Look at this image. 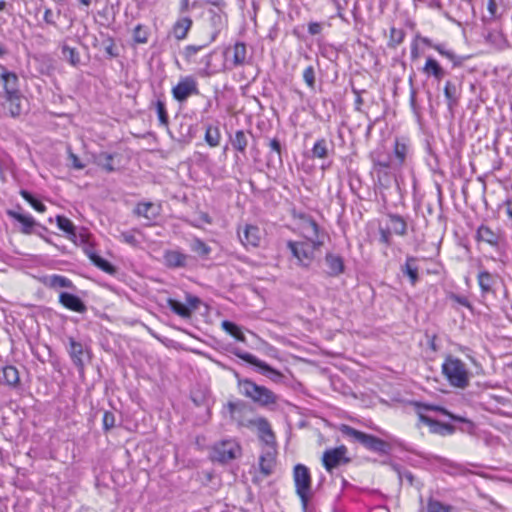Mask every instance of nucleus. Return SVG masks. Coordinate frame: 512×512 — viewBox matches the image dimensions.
I'll list each match as a JSON object with an SVG mask.
<instances>
[{"label":"nucleus","instance_id":"obj_43","mask_svg":"<svg viewBox=\"0 0 512 512\" xmlns=\"http://www.w3.org/2000/svg\"><path fill=\"white\" fill-rule=\"evenodd\" d=\"M62 55L63 58L68 61L72 66H77L80 63V55L79 52L72 47L67 45L62 46Z\"/></svg>","mask_w":512,"mask_h":512},{"label":"nucleus","instance_id":"obj_45","mask_svg":"<svg viewBox=\"0 0 512 512\" xmlns=\"http://www.w3.org/2000/svg\"><path fill=\"white\" fill-rule=\"evenodd\" d=\"M405 38V32L402 29H397L395 27H391L390 29V37H389V46L395 48L400 45Z\"/></svg>","mask_w":512,"mask_h":512},{"label":"nucleus","instance_id":"obj_24","mask_svg":"<svg viewBox=\"0 0 512 512\" xmlns=\"http://www.w3.org/2000/svg\"><path fill=\"white\" fill-rule=\"evenodd\" d=\"M275 456H276V449H272L269 447V450H263L261 456H260V470L261 472L268 476L272 473V470L275 466Z\"/></svg>","mask_w":512,"mask_h":512},{"label":"nucleus","instance_id":"obj_57","mask_svg":"<svg viewBox=\"0 0 512 512\" xmlns=\"http://www.w3.org/2000/svg\"><path fill=\"white\" fill-rule=\"evenodd\" d=\"M43 20L47 25H51L56 27V22L54 20L53 12L50 8H46L43 15Z\"/></svg>","mask_w":512,"mask_h":512},{"label":"nucleus","instance_id":"obj_62","mask_svg":"<svg viewBox=\"0 0 512 512\" xmlns=\"http://www.w3.org/2000/svg\"><path fill=\"white\" fill-rule=\"evenodd\" d=\"M410 53H411V59L412 60H416L420 56V52H419V48H418V44H417L416 38L411 43V52Z\"/></svg>","mask_w":512,"mask_h":512},{"label":"nucleus","instance_id":"obj_64","mask_svg":"<svg viewBox=\"0 0 512 512\" xmlns=\"http://www.w3.org/2000/svg\"><path fill=\"white\" fill-rule=\"evenodd\" d=\"M190 2L189 0H180L179 2V11L181 13H186L190 10Z\"/></svg>","mask_w":512,"mask_h":512},{"label":"nucleus","instance_id":"obj_28","mask_svg":"<svg viewBox=\"0 0 512 512\" xmlns=\"http://www.w3.org/2000/svg\"><path fill=\"white\" fill-rule=\"evenodd\" d=\"M4 98L7 103L9 114L12 117H18L22 113L21 92L5 95Z\"/></svg>","mask_w":512,"mask_h":512},{"label":"nucleus","instance_id":"obj_12","mask_svg":"<svg viewBox=\"0 0 512 512\" xmlns=\"http://www.w3.org/2000/svg\"><path fill=\"white\" fill-rule=\"evenodd\" d=\"M238 236L245 247H258L261 241V232L257 226L245 225L243 231L238 230Z\"/></svg>","mask_w":512,"mask_h":512},{"label":"nucleus","instance_id":"obj_34","mask_svg":"<svg viewBox=\"0 0 512 512\" xmlns=\"http://www.w3.org/2000/svg\"><path fill=\"white\" fill-rule=\"evenodd\" d=\"M416 258L408 256L402 268L403 274L407 275L412 285L418 281V267L415 265Z\"/></svg>","mask_w":512,"mask_h":512},{"label":"nucleus","instance_id":"obj_32","mask_svg":"<svg viewBox=\"0 0 512 512\" xmlns=\"http://www.w3.org/2000/svg\"><path fill=\"white\" fill-rule=\"evenodd\" d=\"M166 265L169 267H184L186 265L187 256L178 251H168L164 255Z\"/></svg>","mask_w":512,"mask_h":512},{"label":"nucleus","instance_id":"obj_25","mask_svg":"<svg viewBox=\"0 0 512 512\" xmlns=\"http://www.w3.org/2000/svg\"><path fill=\"white\" fill-rule=\"evenodd\" d=\"M418 416H419V420L422 423L430 426L431 427V431L434 432V433H441V434H443L444 433L443 431H445L448 434H452L454 432V427L452 425H450V424L441 423V422H439L437 420H434V419H432V418H430V417H428V416H426V415H424L422 413H419Z\"/></svg>","mask_w":512,"mask_h":512},{"label":"nucleus","instance_id":"obj_42","mask_svg":"<svg viewBox=\"0 0 512 512\" xmlns=\"http://www.w3.org/2000/svg\"><path fill=\"white\" fill-rule=\"evenodd\" d=\"M329 144L325 139L317 140L312 147V157L326 158L328 157Z\"/></svg>","mask_w":512,"mask_h":512},{"label":"nucleus","instance_id":"obj_40","mask_svg":"<svg viewBox=\"0 0 512 512\" xmlns=\"http://www.w3.org/2000/svg\"><path fill=\"white\" fill-rule=\"evenodd\" d=\"M418 407H421L425 410H431V411H436V412H439L447 417H449L450 419L454 420V421H457V422H468L467 419L461 417V416H457V415H454L452 414L451 412H449L446 408L444 407H441V406H437V405H429V404H418Z\"/></svg>","mask_w":512,"mask_h":512},{"label":"nucleus","instance_id":"obj_14","mask_svg":"<svg viewBox=\"0 0 512 512\" xmlns=\"http://www.w3.org/2000/svg\"><path fill=\"white\" fill-rule=\"evenodd\" d=\"M256 427L258 437L264 445L263 450H269V447H271L272 449H276L275 436L271 430L269 423L265 419H258L256 421Z\"/></svg>","mask_w":512,"mask_h":512},{"label":"nucleus","instance_id":"obj_1","mask_svg":"<svg viewBox=\"0 0 512 512\" xmlns=\"http://www.w3.org/2000/svg\"><path fill=\"white\" fill-rule=\"evenodd\" d=\"M218 10L209 9L208 10V22L211 28V33L209 39L206 43L201 45H188L183 50V56L186 61L191 62L195 55L203 50L205 47L216 41L219 34L226 28L227 26V15L221 9V6L217 7Z\"/></svg>","mask_w":512,"mask_h":512},{"label":"nucleus","instance_id":"obj_54","mask_svg":"<svg viewBox=\"0 0 512 512\" xmlns=\"http://www.w3.org/2000/svg\"><path fill=\"white\" fill-rule=\"evenodd\" d=\"M391 231L387 228H379V234H380V242L385 244L386 246H389L391 244Z\"/></svg>","mask_w":512,"mask_h":512},{"label":"nucleus","instance_id":"obj_36","mask_svg":"<svg viewBox=\"0 0 512 512\" xmlns=\"http://www.w3.org/2000/svg\"><path fill=\"white\" fill-rule=\"evenodd\" d=\"M221 327L223 328V330L226 333L230 334L231 336H233L238 341H241V342H245L246 341L245 335L241 331L240 327L238 325H236L235 323H233L231 321H228V320H224L221 323Z\"/></svg>","mask_w":512,"mask_h":512},{"label":"nucleus","instance_id":"obj_61","mask_svg":"<svg viewBox=\"0 0 512 512\" xmlns=\"http://www.w3.org/2000/svg\"><path fill=\"white\" fill-rule=\"evenodd\" d=\"M322 31V26L320 23H317V22H313V23H310L309 26H308V32L311 34V35H317V34H320Z\"/></svg>","mask_w":512,"mask_h":512},{"label":"nucleus","instance_id":"obj_53","mask_svg":"<svg viewBox=\"0 0 512 512\" xmlns=\"http://www.w3.org/2000/svg\"><path fill=\"white\" fill-rule=\"evenodd\" d=\"M115 426V416L112 412L106 411L103 415V427L110 430Z\"/></svg>","mask_w":512,"mask_h":512},{"label":"nucleus","instance_id":"obj_15","mask_svg":"<svg viewBox=\"0 0 512 512\" xmlns=\"http://www.w3.org/2000/svg\"><path fill=\"white\" fill-rule=\"evenodd\" d=\"M1 70L0 79L4 89V96L20 92L19 78L16 73L8 71L4 66H1Z\"/></svg>","mask_w":512,"mask_h":512},{"label":"nucleus","instance_id":"obj_5","mask_svg":"<svg viewBox=\"0 0 512 512\" xmlns=\"http://www.w3.org/2000/svg\"><path fill=\"white\" fill-rule=\"evenodd\" d=\"M290 229L299 233L305 240H321L319 227L308 214L293 212L290 218Z\"/></svg>","mask_w":512,"mask_h":512},{"label":"nucleus","instance_id":"obj_7","mask_svg":"<svg viewBox=\"0 0 512 512\" xmlns=\"http://www.w3.org/2000/svg\"><path fill=\"white\" fill-rule=\"evenodd\" d=\"M239 388L242 394L262 406L275 403L276 401V395L272 391L250 380L240 381Z\"/></svg>","mask_w":512,"mask_h":512},{"label":"nucleus","instance_id":"obj_29","mask_svg":"<svg viewBox=\"0 0 512 512\" xmlns=\"http://www.w3.org/2000/svg\"><path fill=\"white\" fill-rule=\"evenodd\" d=\"M86 254L89 257V259L92 261V263L97 266L102 271L108 273V274H114L115 268L114 266L109 263L107 260L100 257L96 252L92 251L91 249L86 250Z\"/></svg>","mask_w":512,"mask_h":512},{"label":"nucleus","instance_id":"obj_21","mask_svg":"<svg viewBox=\"0 0 512 512\" xmlns=\"http://www.w3.org/2000/svg\"><path fill=\"white\" fill-rule=\"evenodd\" d=\"M422 72L428 77L432 76L438 82H440L446 75L445 70L442 68L439 62L432 57H428L426 59L425 65L422 68Z\"/></svg>","mask_w":512,"mask_h":512},{"label":"nucleus","instance_id":"obj_19","mask_svg":"<svg viewBox=\"0 0 512 512\" xmlns=\"http://www.w3.org/2000/svg\"><path fill=\"white\" fill-rule=\"evenodd\" d=\"M69 343V355L72 358L73 363L79 368V370H83L85 357L88 356V353L84 350L83 345L75 341L73 338L69 339Z\"/></svg>","mask_w":512,"mask_h":512},{"label":"nucleus","instance_id":"obj_63","mask_svg":"<svg viewBox=\"0 0 512 512\" xmlns=\"http://www.w3.org/2000/svg\"><path fill=\"white\" fill-rule=\"evenodd\" d=\"M503 205L505 207L506 215L512 220V198H508Z\"/></svg>","mask_w":512,"mask_h":512},{"label":"nucleus","instance_id":"obj_51","mask_svg":"<svg viewBox=\"0 0 512 512\" xmlns=\"http://www.w3.org/2000/svg\"><path fill=\"white\" fill-rule=\"evenodd\" d=\"M394 152L399 160H405L408 156L409 146L404 141L396 140Z\"/></svg>","mask_w":512,"mask_h":512},{"label":"nucleus","instance_id":"obj_31","mask_svg":"<svg viewBox=\"0 0 512 512\" xmlns=\"http://www.w3.org/2000/svg\"><path fill=\"white\" fill-rule=\"evenodd\" d=\"M8 215L22 224V232L25 234H30L36 224L34 218L30 215H24L15 211H8Z\"/></svg>","mask_w":512,"mask_h":512},{"label":"nucleus","instance_id":"obj_30","mask_svg":"<svg viewBox=\"0 0 512 512\" xmlns=\"http://www.w3.org/2000/svg\"><path fill=\"white\" fill-rule=\"evenodd\" d=\"M388 219V228L390 229L391 232L400 236H404L406 234L407 224L403 217L397 214H389Z\"/></svg>","mask_w":512,"mask_h":512},{"label":"nucleus","instance_id":"obj_37","mask_svg":"<svg viewBox=\"0 0 512 512\" xmlns=\"http://www.w3.org/2000/svg\"><path fill=\"white\" fill-rule=\"evenodd\" d=\"M56 223L60 230L68 234L69 239L73 240L76 237L75 226L68 218L58 215Z\"/></svg>","mask_w":512,"mask_h":512},{"label":"nucleus","instance_id":"obj_59","mask_svg":"<svg viewBox=\"0 0 512 512\" xmlns=\"http://www.w3.org/2000/svg\"><path fill=\"white\" fill-rule=\"evenodd\" d=\"M352 92L356 95V99H355V110L357 111H361V106L363 104V99L361 97V93L362 91L356 89V88H352ZM363 92H365V90H363Z\"/></svg>","mask_w":512,"mask_h":512},{"label":"nucleus","instance_id":"obj_3","mask_svg":"<svg viewBox=\"0 0 512 512\" xmlns=\"http://www.w3.org/2000/svg\"><path fill=\"white\" fill-rule=\"evenodd\" d=\"M340 431L344 436L362 444L369 451L379 454H388L391 450V445L388 442L374 435L359 431L349 425H341Z\"/></svg>","mask_w":512,"mask_h":512},{"label":"nucleus","instance_id":"obj_56","mask_svg":"<svg viewBox=\"0 0 512 512\" xmlns=\"http://www.w3.org/2000/svg\"><path fill=\"white\" fill-rule=\"evenodd\" d=\"M186 301H187L186 306L190 308L191 312L193 310L197 309L200 304V299L193 295H187Z\"/></svg>","mask_w":512,"mask_h":512},{"label":"nucleus","instance_id":"obj_33","mask_svg":"<svg viewBox=\"0 0 512 512\" xmlns=\"http://www.w3.org/2000/svg\"><path fill=\"white\" fill-rule=\"evenodd\" d=\"M44 284L50 288H72L73 283L70 279L61 275H51L44 280Z\"/></svg>","mask_w":512,"mask_h":512},{"label":"nucleus","instance_id":"obj_26","mask_svg":"<svg viewBox=\"0 0 512 512\" xmlns=\"http://www.w3.org/2000/svg\"><path fill=\"white\" fill-rule=\"evenodd\" d=\"M325 262L330 276H338L344 271V262L341 256L327 253Z\"/></svg>","mask_w":512,"mask_h":512},{"label":"nucleus","instance_id":"obj_46","mask_svg":"<svg viewBox=\"0 0 512 512\" xmlns=\"http://www.w3.org/2000/svg\"><path fill=\"white\" fill-rule=\"evenodd\" d=\"M20 194L36 211L44 212L46 210L45 205L36 199L30 192L21 190Z\"/></svg>","mask_w":512,"mask_h":512},{"label":"nucleus","instance_id":"obj_20","mask_svg":"<svg viewBox=\"0 0 512 512\" xmlns=\"http://www.w3.org/2000/svg\"><path fill=\"white\" fill-rule=\"evenodd\" d=\"M192 25L193 20L188 16L177 19L172 26V33L174 38L176 40H184L187 37Z\"/></svg>","mask_w":512,"mask_h":512},{"label":"nucleus","instance_id":"obj_2","mask_svg":"<svg viewBox=\"0 0 512 512\" xmlns=\"http://www.w3.org/2000/svg\"><path fill=\"white\" fill-rule=\"evenodd\" d=\"M442 373L453 387L464 389L469 385V371L459 358L447 356L442 364Z\"/></svg>","mask_w":512,"mask_h":512},{"label":"nucleus","instance_id":"obj_23","mask_svg":"<svg viewBox=\"0 0 512 512\" xmlns=\"http://www.w3.org/2000/svg\"><path fill=\"white\" fill-rule=\"evenodd\" d=\"M253 140V135L250 131L237 130L234 136L230 137L232 147L239 151L244 152L248 143Z\"/></svg>","mask_w":512,"mask_h":512},{"label":"nucleus","instance_id":"obj_8","mask_svg":"<svg viewBox=\"0 0 512 512\" xmlns=\"http://www.w3.org/2000/svg\"><path fill=\"white\" fill-rule=\"evenodd\" d=\"M241 455V447L234 440H224L217 443L212 450V459L221 463H226Z\"/></svg>","mask_w":512,"mask_h":512},{"label":"nucleus","instance_id":"obj_38","mask_svg":"<svg viewBox=\"0 0 512 512\" xmlns=\"http://www.w3.org/2000/svg\"><path fill=\"white\" fill-rule=\"evenodd\" d=\"M3 379L9 386L15 387L19 383V372L14 366H5L3 368Z\"/></svg>","mask_w":512,"mask_h":512},{"label":"nucleus","instance_id":"obj_41","mask_svg":"<svg viewBox=\"0 0 512 512\" xmlns=\"http://www.w3.org/2000/svg\"><path fill=\"white\" fill-rule=\"evenodd\" d=\"M220 131L217 126L208 125L205 132V141L211 146L215 147L220 142Z\"/></svg>","mask_w":512,"mask_h":512},{"label":"nucleus","instance_id":"obj_58","mask_svg":"<svg viewBox=\"0 0 512 512\" xmlns=\"http://www.w3.org/2000/svg\"><path fill=\"white\" fill-rule=\"evenodd\" d=\"M332 1L335 4L336 9H337V13H336L337 17H339L342 20H346L344 17V14H343V10L345 9V7L347 5H344V2L342 0H332Z\"/></svg>","mask_w":512,"mask_h":512},{"label":"nucleus","instance_id":"obj_52","mask_svg":"<svg viewBox=\"0 0 512 512\" xmlns=\"http://www.w3.org/2000/svg\"><path fill=\"white\" fill-rule=\"evenodd\" d=\"M303 79L310 88H314L315 85V71L313 66L309 65L303 71Z\"/></svg>","mask_w":512,"mask_h":512},{"label":"nucleus","instance_id":"obj_17","mask_svg":"<svg viewBox=\"0 0 512 512\" xmlns=\"http://www.w3.org/2000/svg\"><path fill=\"white\" fill-rule=\"evenodd\" d=\"M476 240L497 247L501 240V234L486 225H481L476 231Z\"/></svg>","mask_w":512,"mask_h":512},{"label":"nucleus","instance_id":"obj_35","mask_svg":"<svg viewBox=\"0 0 512 512\" xmlns=\"http://www.w3.org/2000/svg\"><path fill=\"white\" fill-rule=\"evenodd\" d=\"M167 306L178 316L182 318H190L191 317V310L189 307H187L185 304L172 299L168 298L166 300Z\"/></svg>","mask_w":512,"mask_h":512},{"label":"nucleus","instance_id":"obj_60","mask_svg":"<svg viewBox=\"0 0 512 512\" xmlns=\"http://www.w3.org/2000/svg\"><path fill=\"white\" fill-rule=\"evenodd\" d=\"M452 299L457 302L458 304L466 307V308H469V309H472V306L470 304V302L468 301V299L466 297H463V296H459V295H453L452 296Z\"/></svg>","mask_w":512,"mask_h":512},{"label":"nucleus","instance_id":"obj_18","mask_svg":"<svg viewBox=\"0 0 512 512\" xmlns=\"http://www.w3.org/2000/svg\"><path fill=\"white\" fill-rule=\"evenodd\" d=\"M59 302L67 309L84 313L86 311V306L84 302L76 295L70 294L67 292H62L59 295Z\"/></svg>","mask_w":512,"mask_h":512},{"label":"nucleus","instance_id":"obj_39","mask_svg":"<svg viewBox=\"0 0 512 512\" xmlns=\"http://www.w3.org/2000/svg\"><path fill=\"white\" fill-rule=\"evenodd\" d=\"M246 45L243 42L235 43L233 47V64L239 66L245 63L246 60Z\"/></svg>","mask_w":512,"mask_h":512},{"label":"nucleus","instance_id":"obj_4","mask_svg":"<svg viewBox=\"0 0 512 512\" xmlns=\"http://www.w3.org/2000/svg\"><path fill=\"white\" fill-rule=\"evenodd\" d=\"M293 480L295 492L300 498L302 508L305 511L313 494L309 469L302 464L295 465L293 469Z\"/></svg>","mask_w":512,"mask_h":512},{"label":"nucleus","instance_id":"obj_44","mask_svg":"<svg viewBox=\"0 0 512 512\" xmlns=\"http://www.w3.org/2000/svg\"><path fill=\"white\" fill-rule=\"evenodd\" d=\"M267 147L269 148V156L270 158H278L281 160V150L282 143L278 138L268 139L266 142Z\"/></svg>","mask_w":512,"mask_h":512},{"label":"nucleus","instance_id":"obj_13","mask_svg":"<svg viewBox=\"0 0 512 512\" xmlns=\"http://www.w3.org/2000/svg\"><path fill=\"white\" fill-rule=\"evenodd\" d=\"M444 96L447 107L452 112L458 106L461 97V84L454 80H447L444 85Z\"/></svg>","mask_w":512,"mask_h":512},{"label":"nucleus","instance_id":"obj_6","mask_svg":"<svg viewBox=\"0 0 512 512\" xmlns=\"http://www.w3.org/2000/svg\"><path fill=\"white\" fill-rule=\"evenodd\" d=\"M323 240L290 241V252L299 265L308 267L314 260L315 251L323 245Z\"/></svg>","mask_w":512,"mask_h":512},{"label":"nucleus","instance_id":"obj_49","mask_svg":"<svg viewBox=\"0 0 512 512\" xmlns=\"http://www.w3.org/2000/svg\"><path fill=\"white\" fill-rule=\"evenodd\" d=\"M191 249L200 256H206L211 252V248L198 238L193 240Z\"/></svg>","mask_w":512,"mask_h":512},{"label":"nucleus","instance_id":"obj_48","mask_svg":"<svg viewBox=\"0 0 512 512\" xmlns=\"http://www.w3.org/2000/svg\"><path fill=\"white\" fill-rule=\"evenodd\" d=\"M148 29L141 24H138L133 30V39L136 43L145 44L148 41Z\"/></svg>","mask_w":512,"mask_h":512},{"label":"nucleus","instance_id":"obj_47","mask_svg":"<svg viewBox=\"0 0 512 512\" xmlns=\"http://www.w3.org/2000/svg\"><path fill=\"white\" fill-rule=\"evenodd\" d=\"M155 108L160 124L163 126H167L169 123V117L164 101L158 99L155 103Z\"/></svg>","mask_w":512,"mask_h":512},{"label":"nucleus","instance_id":"obj_11","mask_svg":"<svg viewBox=\"0 0 512 512\" xmlns=\"http://www.w3.org/2000/svg\"><path fill=\"white\" fill-rule=\"evenodd\" d=\"M236 355L239 358H241L242 360L246 361L247 363H250V364L256 366L263 375L267 376L268 378H270L271 380H273L275 382L284 378V376L281 373L272 369L265 362L260 361L254 355H252L250 353L243 352V353H237Z\"/></svg>","mask_w":512,"mask_h":512},{"label":"nucleus","instance_id":"obj_50","mask_svg":"<svg viewBox=\"0 0 512 512\" xmlns=\"http://www.w3.org/2000/svg\"><path fill=\"white\" fill-rule=\"evenodd\" d=\"M451 507L448 505H444L441 502L433 499H429L427 503L426 512H450Z\"/></svg>","mask_w":512,"mask_h":512},{"label":"nucleus","instance_id":"obj_10","mask_svg":"<svg viewBox=\"0 0 512 512\" xmlns=\"http://www.w3.org/2000/svg\"><path fill=\"white\" fill-rule=\"evenodd\" d=\"M198 93L197 82L191 76L181 79L178 84L172 88V95L178 102H184L189 96Z\"/></svg>","mask_w":512,"mask_h":512},{"label":"nucleus","instance_id":"obj_27","mask_svg":"<svg viewBox=\"0 0 512 512\" xmlns=\"http://www.w3.org/2000/svg\"><path fill=\"white\" fill-rule=\"evenodd\" d=\"M434 50H436L441 56L447 58L452 62L453 67H460L463 65L466 60L465 56L457 55L451 49H448L446 44L438 43L437 46H434Z\"/></svg>","mask_w":512,"mask_h":512},{"label":"nucleus","instance_id":"obj_22","mask_svg":"<svg viewBox=\"0 0 512 512\" xmlns=\"http://www.w3.org/2000/svg\"><path fill=\"white\" fill-rule=\"evenodd\" d=\"M134 213L151 221L159 216L160 207L152 202H142L137 204Z\"/></svg>","mask_w":512,"mask_h":512},{"label":"nucleus","instance_id":"obj_16","mask_svg":"<svg viewBox=\"0 0 512 512\" xmlns=\"http://www.w3.org/2000/svg\"><path fill=\"white\" fill-rule=\"evenodd\" d=\"M477 282L481 290V297L484 298L488 294H495L496 275L486 270H481L478 272Z\"/></svg>","mask_w":512,"mask_h":512},{"label":"nucleus","instance_id":"obj_9","mask_svg":"<svg viewBox=\"0 0 512 512\" xmlns=\"http://www.w3.org/2000/svg\"><path fill=\"white\" fill-rule=\"evenodd\" d=\"M347 448L343 445L326 450L323 454V465L328 472H331L334 468L341 464H347L350 459L346 457Z\"/></svg>","mask_w":512,"mask_h":512},{"label":"nucleus","instance_id":"obj_55","mask_svg":"<svg viewBox=\"0 0 512 512\" xmlns=\"http://www.w3.org/2000/svg\"><path fill=\"white\" fill-rule=\"evenodd\" d=\"M212 56H213V53H208L201 59V64H203V66H204V68H203L204 75H210L209 71L211 68Z\"/></svg>","mask_w":512,"mask_h":512}]
</instances>
